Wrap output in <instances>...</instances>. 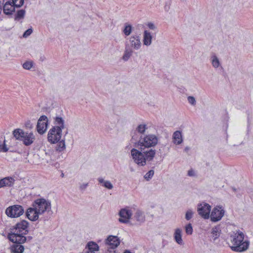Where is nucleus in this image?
I'll use <instances>...</instances> for the list:
<instances>
[{
  "label": "nucleus",
  "instance_id": "14",
  "mask_svg": "<svg viewBox=\"0 0 253 253\" xmlns=\"http://www.w3.org/2000/svg\"><path fill=\"white\" fill-rule=\"evenodd\" d=\"M120 243L119 239L116 236H109L106 240V244L112 249L117 248Z\"/></svg>",
  "mask_w": 253,
  "mask_h": 253
},
{
  "label": "nucleus",
  "instance_id": "39",
  "mask_svg": "<svg viewBox=\"0 0 253 253\" xmlns=\"http://www.w3.org/2000/svg\"><path fill=\"white\" fill-rule=\"evenodd\" d=\"M188 101L189 103L193 105H194L196 104V100L193 96H189L188 97Z\"/></svg>",
  "mask_w": 253,
  "mask_h": 253
},
{
  "label": "nucleus",
  "instance_id": "17",
  "mask_svg": "<svg viewBox=\"0 0 253 253\" xmlns=\"http://www.w3.org/2000/svg\"><path fill=\"white\" fill-rule=\"evenodd\" d=\"M131 46L136 49L139 48L141 45L140 38L138 36H131L129 40Z\"/></svg>",
  "mask_w": 253,
  "mask_h": 253
},
{
  "label": "nucleus",
  "instance_id": "5",
  "mask_svg": "<svg viewBox=\"0 0 253 253\" xmlns=\"http://www.w3.org/2000/svg\"><path fill=\"white\" fill-rule=\"evenodd\" d=\"M157 137L154 134H149L143 137L141 136L137 142L135 143V147H138L141 151L155 146L158 143Z\"/></svg>",
  "mask_w": 253,
  "mask_h": 253
},
{
  "label": "nucleus",
  "instance_id": "21",
  "mask_svg": "<svg viewBox=\"0 0 253 253\" xmlns=\"http://www.w3.org/2000/svg\"><path fill=\"white\" fill-rule=\"evenodd\" d=\"M134 217L135 218L136 221L140 223L144 222L145 220V216L144 212L140 210L136 211Z\"/></svg>",
  "mask_w": 253,
  "mask_h": 253
},
{
  "label": "nucleus",
  "instance_id": "16",
  "mask_svg": "<svg viewBox=\"0 0 253 253\" xmlns=\"http://www.w3.org/2000/svg\"><path fill=\"white\" fill-rule=\"evenodd\" d=\"M172 142L176 145L180 144L183 142L182 136L181 131L177 130L173 133Z\"/></svg>",
  "mask_w": 253,
  "mask_h": 253
},
{
  "label": "nucleus",
  "instance_id": "30",
  "mask_svg": "<svg viewBox=\"0 0 253 253\" xmlns=\"http://www.w3.org/2000/svg\"><path fill=\"white\" fill-rule=\"evenodd\" d=\"M147 128L146 125L145 124L139 125L137 128V131L140 133H144Z\"/></svg>",
  "mask_w": 253,
  "mask_h": 253
},
{
  "label": "nucleus",
  "instance_id": "12",
  "mask_svg": "<svg viewBox=\"0 0 253 253\" xmlns=\"http://www.w3.org/2000/svg\"><path fill=\"white\" fill-rule=\"evenodd\" d=\"M132 214L131 211L128 208L121 209L119 212L120 218L119 219V221L122 223H127Z\"/></svg>",
  "mask_w": 253,
  "mask_h": 253
},
{
  "label": "nucleus",
  "instance_id": "9",
  "mask_svg": "<svg viewBox=\"0 0 253 253\" xmlns=\"http://www.w3.org/2000/svg\"><path fill=\"white\" fill-rule=\"evenodd\" d=\"M48 120L45 115L41 116L39 119L37 125V130L40 134H43L45 132L47 128Z\"/></svg>",
  "mask_w": 253,
  "mask_h": 253
},
{
  "label": "nucleus",
  "instance_id": "1",
  "mask_svg": "<svg viewBox=\"0 0 253 253\" xmlns=\"http://www.w3.org/2000/svg\"><path fill=\"white\" fill-rule=\"evenodd\" d=\"M245 234L240 230H237L230 236V244L232 251L235 252H243L247 251L249 247L250 242L244 240Z\"/></svg>",
  "mask_w": 253,
  "mask_h": 253
},
{
  "label": "nucleus",
  "instance_id": "20",
  "mask_svg": "<svg viewBox=\"0 0 253 253\" xmlns=\"http://www.w3.org/2000/svg\"><path fill=\"white\" fill-rule=\"evenodd\" d=\"M14 180L11 177H5L0 180V188L3 186H10L13 184Z\"/></svg>",
  "mask_w": 253,
  "mask_h": 253
},
{
  "label": "nucleus",
  "instance_id": "19",
  "mask_svg": "<svg viewBox=\"0 0 253 253\" xmlns=\"http://www.w3.org/2000/svg\"><path fill=\"white\" fill-rule=\"evenodd\" d=\"M54 123L55 126L53 127H57L58 128H60L61 130L65 128L64 120L61 117H55Z\"/></svg>",
  "mask_w": 253,
  "mask_h": 253
},
{
  "label": "nucleus",
  "instance_id": "28",
  "mask_svg": "<svg viewBox=\"0 0 253 253\" xmlns=\"http://www.w3.org/2000/svg\"><path fill=\"white\" fill-rule=\"evenodd\" d=\"M211 58H212L211 62H212V66L215 68L218 67L220 63H219V60L217 58V57L215 55H213L212 56Z\"/></svg>",
  "mask_w": 253,
  "mask_h": 253
},
{
  "label": "nucleus",
  "instance_id": "34",
  "mask_svg": "<svg viewBox=\"0 0 253 253\" xmlns=\"http://www.w3.org/2000/svg\"><path fill=\"white\" fill-rule=\"evenodd\" d=\"M185 232L187 234L191 235L193 233V228L191 223H189L185 226Z\"/></svg>",
  "mask_w": 253,
  "mask_h": 253
},
{
  "label": "nucleus",
  "instance_id": "8",
  "mask_svg": "<svg viewBox=\"0 0 253 253\" xmlns=\"http://www.w3.org/2000/svg\"><path fill=\"white\" fill-rule=\"evenodd\" d=\"M62 130L60 128L52 127L48 132V141L52 144L57 143L61 138Z\"/></svg>",
  "mask_w": 253,
  "mask_h": 253
},
{
  "label": "nucleus",
  "instance_id": "10",
  "mask_svg": "<svg viewBox=\"0 0 253 253\" xmlns=\"http://www.w3.org/2000/svg\"><path fill=\"white\" fill-rule=\"evenodd\" d=\"M211 210V206L206 203H201L198 206V212L204 219H208L210 217Z\"/></svg>",
  "mask_w": 253,
  "mask_h": 253
},
{
  "label": "nucleus",
  "instance_id": "31",
  "mask_svg": "<svg viewBox=\"0 0 253 253\" xmlns=\"http://www.w3.org/2000/svg\"><path fill=\"white\" fill-rule=\"evenodd\" d=\"M132 54V51L126 49L125 51V53L123 56V59L125 61H127L131 56Z\"/></svg>",
  "mask_w": 253,
  "mask_h": 253
},
{
  "label": "nucleus",
  "instance_id": "45",
  "mask_svg": "<svg viewBox=\"0 0 253 253\" xmlns=\"http://www.w3.org/2000/svg\"><path fill=\"white\" fill-rule=\"evenodd\" d=\"M124 253H131L128 251H126Z\"/></svg>",
  "mask_w": 253,
  "mask_h": 253
},
{
  "label": "nucleus",
  "instance_id": "24",
  "mask_svg": "<svg viewBox=\"0 0 253 253\" xmlns=\"http://www.w3.org/2000/svg\"><path fill=\"white\" fill-rule=\"evenodd\" d=\"M152 36L150 32L145 31L144 33L143 43L146 45H149L152 42Z\"/></svg>",
  "mask_w": 253,
  "mask_h": 253
},
{
  "label": "nucleus",
  "instance_id": "7",
  "mask_svg": "<svg viewBox=\"0 0 253 253\" xmlns=\"http://www.w3.org/2000/svg\"><path fill=\"white\" fill-rule=\"evenodd\" d=\"M24 212L23 207L19 205H14L6 208L5 214L11 218H17L22 215Z\"/></svg>",
  "mask_w": 253,
  "mask_h": 253
},
{
  "label": "nucleus",
  "instance_id": "37",
  "mask_svg": "<svg viewBox=\"0 0 253 253\" xmlns=\"http://www.w3.org/2000/svg\"><path fill=\"white\" fill-rule=\"evenodd\" d=\"M8 151V148L6 147L5 144V140L2 143H0V152H6Z\"/></svg>",
  "mask_w": 253,
  "mask_h": 253
},
{
  "label": "nucleus",
  "instance_id": "23",
  "mask_svg": "<svg viewBox=\"0 0 253 253\" xmlns=\"http://www.w3.org/2000/svg\"><path fill=\"white\" fill-rule=\"evenodd\" d=\"M17 244L14 245L11 247V251L13 253H22L24 251V248L21 245L22 243L15 242Z\"/></svg>",
  "mask_w": 253,
  "mask_h": 253
},
{
  "label": "nucleus",
  "instance_id": "6",
  "mask_svg": "<svg viewBox=\"0 0 253 253\" xmlns=\"http://www.w3.org/2000/svg\"><path fill=\"white\" fill-rule=\"evenodd\" d=\"M32 206L35 207L40 214H43L45 211L49 210L51 208L50 202L43 198L36 200L33 203Z\"/></svg>",
  "mask_w": 253,
  "mask_h": 253
},
{
  "label": "nucleus",
  "instance_id": "42",
  "mask_svg": "<svg viewBox=\"0 0 253 253\" xmlns=\"http://www.w3.org/2000/svg\"><path fill=\"white\" fill-rule=\"evenodd\" d=\"M147 26L149 28L152 30H154L156 28L155 25L152 22H149L147 24Z\"/></svg>",
  "mask_w": 253,
  "mask_h": 253
},
{
  "label": "nucleus",
  "instance_id": "38",
  "mask_svg": "<svg viewBox=\"0 0 253 253\" xmlns=\"http://www.w3.org/2000/svg\"><path fill=\"white\" fill-rule=\"evenodd\" d=\"M165 9L166 11H168L170 8V5L171 4V0H165Z\"/></svg>",
  "mask_w": 253,
  "mask_h": 253
},
{
  "label": "nucleus",
  "instance_id": "44",
  "mask_svg": "<svg viewBox=\"0 0 253 253\" xmlns=\"http://www.w3.org/2000/svg\"><path fill=\"white\" fill-rule=\"evenodd\" d=\"M189 150V148L188 147H186L184 149V151L185 152H188Z\"/></svg>",
  "mask_w": 253,
  "mask_h": 253
},
{
  "label": "nucleus",
  "instance_id": "25",
  "mask_svg": "<svg viewBox=\"0 0 253 253\" xmlns=\"http://www.w3.org/2000/svg\"><path fill=\"white\" fill-rule=\"evenodd\" d=\"M98 181L99 183H102V185L108 189L113 188V186L109 181H105L102 178H99Z\"/></svg>",
  "mask_w": 253,
  "mask_h": 253
},
{
  "label": "nucleus",
  "instance_id": "22",
  "mask_svg": "<svg viewBox=\"0 0 253 253\" xmlns=\"http://www.w3.org/2000/svg\"><path fill=\"white\" fill-rule=\"evenodd\" d=\"M182 231L179 228H177L175 230L174 234V237L175 241L177 244L179 245H182L183 244V240L182 239Z\"/></svg>",
  "mask_w": 253,
  "mask_h": 253
},
{
  "label": "nucleus",
  "instance_id": "4",
  "mask_svg": "<svg viewBox=\"0 0 253 253\" xmlns=\"http://www.w3.org/2000/svg\"><path fill=\"white\" fill-rule=\"evenodd\" d=\"M13 135L16 140L21 141L26 146L32 145L36 140L35 135L32 132H26L20 128L14 129Z\"/></svg>",
  "mask_w": 253,
  "mask_h": 253
},
{
  "label": "nucleus",
  "instance_id": "26",
  "mask_svg": "<svg viewBox=\"0 0 253 253\" xmlns=\"http://www.w3.org/2000/svg\"><path fill=\"white\" fill-rule=\"evenodd\" d=\"M58 143L56 146V150L59 152H61L63 151L65 148V141L62 140L61 141H59Z\"/></svg>",
  "mask_w": 253,
  "mask_h": 253
},
{
  "label": "nucleus",
  "instance_id": "13",
  "mask_svg": "<svg viewBox=\"0 0 253 253\" xmlns=\"http://www.w3.org/2000/svg\"><path fill=\"white\" fill-rule=\"evenodd\" d=\"M39 214H40L39 213L37 210L33 207L29 208L26 212V215L27 218L33 221L38 219Z\"/></svg>",
  "mask_w": 253,
  "mask_h": 253
},
{
  "label": "nucleus",
  "instance_id": "11",
  "mask_svg": "<svg viewBox=\"0 0 253 253\" xmlns=\"http://www.w3.org/2000/svg\"><path fill=\"white\" fill-rule=\"evenodd\" d=\"M224 210L221 207H217L212 210L210 215L211 220L213 222L219 221L223 216Z\"/></svg>",
  "mask_w": 253,
  "mask_h": 253
},
{
  "label": "nucleus",
  "instance_id": "41",
  "mask_svg": "<svg viewBox=\"0 0 253 253\" xmlns=\"http://www.w3.org/2000/svg\"><path fill=\"white\" fill-rule=\"evenodd\" d=\"M33 32V30L32 29H29L27 30L24 33L23 36V37L26 38L28 36H30Z\"/></svg>",
  "mask_w": 253,
  "mask_h": 253
},
{
  "label": "nucleus",
  "instance_id": "18",
  "mask_svg": "<svg viewBox=\"0 0 253 253\" xmlns=\"http://www.w3.org/2000/svg\"><path fill=\"white\" fill-rule=\"evenodd\" d=\"M87 248L85 253H95V251L99 250V246L97 244L93 242H89L87 245Z\"/></svg>",
  "mask_w": 253,
  "mask_h": 253
},
{
  "label": "nucleus",
  "instance_id": "15",
  "mask_svg": "<svg viewBox=\"0 0 253 253\" xmlns=\"http://www.w3.org/2000/svg\"><path fill=\"white\" fill-rule=\"evenodd\" d=\"M3 12L6 15H10L15 11V7L11 1H7L3 5Z\"/></svg>",
  "mask_w": 253,
  "mask_h": 253
},
{
  "label": "nucleus",
  "instance_id": "40",
  "mask_svg": "<svg viewBox=\"0 0 253 253\" xmlns=\"http://www.w3.org/2000/svg\"><path fill=\"white\" fill-rule=\"evenodd\" d=\"M211 233L212 234L213 237H214V240L217 238V237L219 236V234L217 232L216 228H213L212 230Z\"/></svg>",
  "mask_w": 253,
  "mask_h": 253
},
{
  "label": "nucleus",
  "instance_id": "29",
  "mask_svg": "<svg viewBox=\"0 0 253 253\" xmlns=\"http://www.w3.org/2000/svg\"><path fill=\"white\" fill-rule=\"evenodd\" d=\"M131 31H132L131 26L129 24H127V25H126L123 32L125 35L128 36L131 34Z\"/></svg>",
  "mask_w": 253,
  "mask_h": 253
},
{
  "label": "nucleus",
  "instance_id": "32",
  "mask_svg": "<svg viewBox=\"0 0 253 253\" xmlns=\"http://www.w3.org/2000/svg\"><path fill=\"white\" fill-rule=\"evenodd\" d=\"M11 2L14 7H19L23 4L24 0H12V1Z\"/></svg>",
  "mask_w": 253,
  "mask_h": 253
},
{
  "label": "nucleus",
  "instance_id": "27",
  "mask_svg": "<svg viewBox=\"0 0 253 253\" xmlns=\"http://www.w3.org/2000/svg\"><path fill=\"white\" fill-rule=\"evenodd\" d=\"M25 14V10L23 9L19 10L17 11L15 17V20H19L21 19H23L24 17Z\"/></svg>",
  "mask_w": 253,
  "mask_h": 253
},
{
  "label": "nucleus",
  "instance_id": "33",
  "mask_svg": "<svg viewBox=\"0 0 253 253\" xmlns=\"http://www.w3.org/2000/svg\"><path fill=\"white\" fill-rule=\"evenodd\" d=\"M154 174V171L153 170H150L148 171L144 175V178L147 180L149 181L150 179L152 178V177L153 176Z\"/></svg>",
  "mask_w": 253,
  "mask_h": 253
},
{
  "label": "nucleus",
  "instance_id": "36",
  "mask_svg": "<svg viewBox=\"0 0 253 253\" xmlns=\"http://www.w3.org/2000/svg\"><path fill=\"white\" fill-rule=\"evenodd\" d=\"M193 215V212L191 210H188L185 214V218L186 220H189L191 219Z\"/></svg>",
  "mask_w": 253,
  "mask_h": 253
},
{
  "label": "nucleus",
  "instance_id": "3",
  "mask_svg": "<svg viewBox=\"0 0 253 253\" xmlns=\"http://www.w3.org/2000/svg\"><path fill=\"white\" fill-rule=\"evenodd\" d=\"M28 225V222L25 220L18 222L13 229L14 232L8 235L9 240L12 242L24 243L26 240V238L24 235H26L28 232L27 229Z\"/></svg>",
  "mask_w": 253,
  "mask_h": 253
},
{
  "label": "nucleus",
  "instance_id": "2",
  "mask_svg": "<svg viewBox=\"0 0 253 253\" xmlns=\"http://www.w3.org/2000/svg\"><path fill=\"white\" fill-rule=\"evenodd\" d=\"M156 150L152 148L143 151L132 148L130 151L133 162L139 166H144L147 161H152L156 155Z\"/></svg>",
  "mask_w": 253,
  "mask_h": 253
},
{
  "label": "nucleus",
  "instance_id": "35",
  "mask_svg": "<svg viewBox=\"0 0 253 253\" xmlns=\"http://www.w3.org/2000/svg\"><path fill=\"white\" fill-rule=\"evenodd\" d=\"M33 66V62L31 61H27L23 64V67L26 70H30Z\"/></svg>",
  "mask_w": 253,
  "mask_h": 253
},
{
  "label": "nucleus",
  "instance_id": "43",
  "mask_svg": "<svg viewBox=\"0 0 253 253\" xmlns=\"http://www.w3.org/2000/svg\"><path fill=\"white\" fill-rule=\"evenodd\" d=\"M188 175L190 176H192L195 175L194 171L192 169H190L188 171Z\"/></svg>",
  "mask_w": 253,
  "mask_h": 253
}]
</instances>
